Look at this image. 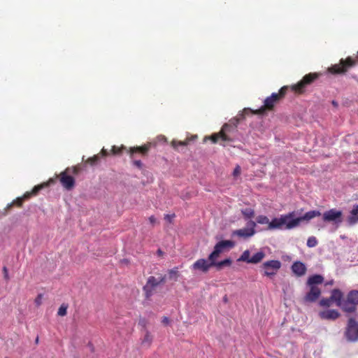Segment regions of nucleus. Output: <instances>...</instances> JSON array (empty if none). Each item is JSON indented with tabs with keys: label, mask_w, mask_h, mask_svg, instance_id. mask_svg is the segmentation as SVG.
<instances>
[{
	"label": "nucleus",
	"mask_w": 358,
	"mask_h": 358,
	"mask_svg": "<svg viewBox=\"0 0 358 358\" xmlns=\"http://www.w3.org/2000/svg\"><path fill=\"white\" fill-rule=\"evenodd\" d=\"M295 212L292 211L286 215H281L280 218H274L269 222L268 229L272 230L280 229L285 224V229H292L299 226L302 221L308 222L311 219L321 215L319 210H310L306 213L303 216L294 218Z\"/></svg>",
	"instance_id": "obj_1"
},
{
	"label": "nucleus",
	"mask_w": 358,
	"mask_h": 358,
	"mask_svg": "<svg viewBox=\"0 0 358 358\" xmlns=\"http://www.w3.org/2000/svg\"><path fill=\"white\" fill-rule=\"evenodd\" d=\"M289 88V86H283L280 89L278 93H272L270 96H268L264 100V105L257 110H252L250 108H245L243 110L244 114L241 115L242 117H244V115H248L250 113L262 115L267 110H273L275 104L285 97Z\"/></svg>",
	"instance_id": "obj_2"
},
{
	"label": "nucleus",
	"mask_w": 358,
	"mask_h": 358,
	"mask_svg": "<svg viewBox=\"0 0 358 358\" xmlns=\"http://www.w3.org/2000/svg\"><path fill=\"white\" fill-rule=\"evenodd\" d=\"M236 131V124H224L218 133H215L210 136L205 137V140L210 139L212 143H217L220 140V145L226 146L224 142H231L233 138L229 136L230 134Z\"/></svg>",
	"instance_id": "obj_3"
},
{
	"label": "nucleus",
	"mask_w": 358,
	"mask_h": 358,
	"mask_svg": "<svg viewBox=\"0 0 358 358\" xmlns=\"http://www.w3.org/2000/svg\"><path fill=\"white\" fill-rule=\"evenodd\" d=\"M150 148V144H145L142 146L130 147L127 150L130 158L133 159V164L138 169H142L143 163L139 159H136L138 156L144 157L148 153Z\"/></svg>",
	"instance_id": "obj_4"
},
{
	"label": "nucleus",
	"mask_w": 358,
	"mask_h": 358,
	"mask_svg": "<svg viewBox=\"0 0 358 358\" xmlns=\"http://www.w3.org/2000/svg\"><path fill=\"white\" fill-rule=\"evenodd\" d=\"M319 78L317 73H310L303 77V78L296 84L291 86V89L295 93L303 94L306 91L307 86L311 85Z\"/></svg>",
	"instance_id": "obj_5"
},
{
	"label": "nucleus",
	"mask_w": 358,
	"mask_h": 358,
	"mask_svg": "<svg viewBox=\"0 0 358 358\" xmlns=\"http://www.w3.org/2000/svg\"><path fill=\"white\" fill-rule=\"evenodd\" d=\"M358 305V291L352 290L350 291L344 300V304L343 305V310L347 313H353L357 309Z\"/></svg>",
	"instance_id": "obj_6"
},
{
	"label": "nucleus",
	"mask_w": 358,
	"mask_h": 358,
	"mask_svg": "<svg viewBox=\"0 0 358 358\" xmlns=\"http://www.w3.org/2000/svg\"><path fill=\"white\" fill-rule=\"evenodd\" d=\"M166 281V276H160L159 279L154 276H150L147 280L146 284L143 287V289L145 292L146 299H150L153 294V291L157 286L161 283H164Z\"/></svg>",
	"instance_id": "obj_7"
},
{
	"label": "nucleus",
	"mask_w": 358,
	"mask_h": 358,
	"mask_svg": "<svg viewBox=\"0 0 358 358\" xmlns=\"http://www.w3.org/2000/svg\"><path fill=\"white\" fill-rule=\"evenodd\" d=\"M345 336L350 342H355L358 340V322L355 318L350 317L345 331Z\"/></svg>",
	"instance_id": "obj_8"
},
{
	"label": "nucleus",
	"mask_w": 358,
	"mask_h": 358,
	"mask_svg": "<svg viewBox=\"0 0 358 358\" xmlns=\"http://www.w3.org/2000/svg\"><path fill=\"white\" fill-rule=\"evenodd\" d=\"M281 262L279 260H269L264 262L261 268L264 270V275L271 278L276 275L281 268Z\"/></svg>",
	"instance_id": "obj_9"
},
{
	"label": "nucleus",
	"mask_w": 358,
	"mask_h": 358,
	"mask_svg": "<svg viewBox=\"0 0 358 358\" xmlns=\"http://www.w3.org/2000/svg\"><path fill=\"white\" fill-rule=\"evenodd\" d=\"M234 246V243L231 241H221L215 245L213 251L210 254V258L211 259H217L220 254L232 248Z\"/></svg>",
	"instance_id": "obj_10"
},
{
	"label": "nucleus",
	"mask_w": 358,
	"mask_h": 358,
	"mask_svg": "<svg viewBox=\"0 0 358 358\" xmlns=\"http://www.w3.org/2000/svg\"><path fill=\"white\" fill-rule=\"evenodd\" d=\"M214 264L215 259H211L209 255L208 259L201 258L196 260L192 265V268L194 271H199L203 273H207L209 269L213 266Z\"/></svg>",
	"instance_id": "obj_11"
},
{
	"label": "nucleus",
	"mask_w": 358,
	"mask_h": 358,
	"mask_svg": "<svg viewBox=\"0 0 358 358\" xmlns=\"http://www.w3.org/2000/svg\"><path fill=\"white\" fill-rule=\"evenodd\" d=\"M342 215L343 213L341 210L332 208L323 213L322 219L324 222L338 224L342 222Z\"/></svg>",
	"instance_id": "obj_12"
},
{
	"label": "nucleus",
	"mask_w": 358,
	"mask_h": 358,
	"mask_svg": "<svg viewBox=\"0 0 358 358\" xmlns=\"http://www.w3.org/2000/svg\"><path fill=\"white\" fill-rule=\"evenodd\" d=\"M70 169L69 167L59 174V181L64 188L67 190L72 189L75 186V179L69 175Z\"/></svg>",
	"instance_id": "obj_13"
},
{
	"label": "nucleus",
	"mask_w": 358,
	"mask_h": 358,
	"mask_svg": "<svg viewBox=\"0 0 358 358\" xmlns=\"http://www.w3.org/2000/svg\"><path fill=\"white\" fill-rule=\"evenodd\" d=\"M249 224L250 228H243L236 230L233 232V234L244 238L252 236L255 234V227L256 224L254 221H250Z\"/></svg>",
	"instance_id": "obj_14"
},
{
	"label": "nucleus",
	"mask_w": 358,
	"mask_h": 358,
	"mask_svg": "<svg viewBox=\"0 0 358 358\" xmlns=\"http://www.w3.org/2000/svg\"><path fill=\"white\" fill-rule=\"evenodd\" d=\"M310 291L306 294L304 300L307 302L315 301L321 294V290L317 286H309Z\"/></svg>",
	"instance_id": "obj_15"
},
{
	"label": "nucleus",
	"mask_w": 358,
	"mask_h": 358,
	"mask_svg": "<svg viewBox=\"0 0 358 358\" xmlns=\"http://www.w3.org/2000/svg\"><path fill=\"white\" fill-rule=\"evenodd\" d=\"M340 313L336 310H325L319 313V316L322 320H335L340 317Z\"/></svg>",
	"instance_id": "obj_16"
},
{
	"label": "nucleus",
	"mask_w": 358,
	"mask_h": 358,
	"mask_svg": "<svg viewBox=\"0 0 358 358\" xmlns=\"http://www.w3.org/2000/svg\"><path fill=\"white\" fill-rule=\"evenodd\" d=\"M330 297L333 301L336 302V306L341 307L343 309V305L344 304V300H343V294L340 289H333L331 291Z\"/></svg>",
	"instance_id": "obj_17"
},
{
	"label": "nucleus",
	"mask_w": 358,
	"mask_h": 358,
	"mask_svg": "<svg viewBox=\"0 0 358 358\" xmlns=\"http://www.w3.org/2000/svg\"><path fill=\"white\" fill-rule=\"evenodd\" d=\"M292 271L296 276H302L306 272L305 264L301 262H295L292 266Z\"/></svg>",
	"instance_id": "obj_18"
},
{
	"label": "nucleus",
	"mask_w": 358,
	"mask_h": 358,
	"mask_svg": "<svg viewBox=\"0 0 358 358\" xmlns=\"http://www.w3.org/2000/svg\"><path fill=\"white\" fill-rule=\"evenodd\" d=\"M48 185V183H43V184H41V185H36L31 189V191L25 192L22 197L23 198V199L24 201L25 200H28L31 196L37 195L38 193L39 192V191H41L42 189H43L44 187H47Z\"/></svg>",
	"instance_id": "obj_19"
},
{
	"label": "nucleus",
	"mask_w": 358,
	"mask_h": 358,
	"mask_svg": "<svg viewBox=\"0 0 358 358\" xmlns=\"http://www.w3.org/2000/svg\"><path fill=\"white\" fill-rule=\"evenodd\" d=\"M348 222L350 225H353L358 222V205L355 206L350 211V215L348 217Z\"/></svg>",
	"instance_id": "obj_20"
},
{
	"label": "nucleus",
	"mask_w": 358,
	"mask_h": 358,
	"mask_svg": "<svg viewBox=\"0 0 358 358\" xmlns=\"http://www.w3.org/2000/svg\"><path fill=\"white\" fill-rule=\"evenodd\" d=\"M324 278L320 275H313L308 278L307 284L308 286H317L323 282Z\"/></svg>",
	"instance_id": "obj_21"
},
{
	"label": "nucleus",
	"mask_w": 358,
	"mask_h": 358,
	"mask_svg": "<svg viewBox=\"0 0 358 358\" xmlns=\"http://www.w3.org/2000/svg\"><path fill=\"white\" fill-rule=\"evenodd\" d=\"M232 261L231 259L227 258L220 262H217V259H215V264L213 266L216 267L217 270H221L223 267L230 266L231 265Z\"/></svg>",
	"instance_id": "obj_22"
},
{
	"label": "nucleus",
	"mask_w": 358,
	"mask_h": 358,
	"mask_svg": "<svg viewBox=\"0 0 358 358\" xmlns=\"http://www.w3.org/2000/svg\"><path fill=\"white\" fill-rule=\"evenodd\" d=\"M266 255L264 252L259 251L255 253L250 258V264H258L261 262L263 259L265 257Z\"/></svg>",
	"instance_id": "obj_23"
},
{
	"label": "nucleus",
	"mask_w": 358,
	"mask_h": 358,
	"mask_svg": "<svg viewBox=\"0 0 358 358\" xmlns=\"http://www.w3.org/2000/svg\"><path fill=\"white\" fill-rule=\"evenodd\" d=\"M250 252L248 250H245L240 257L238 259V262H243L250 264Z\"/></svg>",
	"instance_id": "obj_24"
},
{
	"label": "nucleus",
	"mask_w": 358,
	"mask_h": 358,
	"mask_svg": "<svg viewBox=\"0 0 358 358\" xmlns=\"http://www.w3.org/2000/svg\"><path fill=\"white\" fill-rule=\"evenodd\" d=\"M152 342V336L148 331H146L143 339L142 340L143 345L150 346Z\"/></svg>",
	"instance_id": "obj_25"
},
{
	"label": "nucleus",
	"mask_w": 358,
	"mask_h": 358,
	"mask_svg": "<svg viewBox=\"0 0 358 358\" xmlns=\"http://www.w3.org/2000/svg\"><path fill=\"white\" fill-rule=\"evenodd\" d=\"M129 148H127L126 147L122 145L121 147H117L115 145H113L112 147V149L110 150V152L113 155H120L122 153V151L123 150H126L127 152Z\"/></svg>",
	"instance_id": "obj_26"
},
{
	"label": "nucleus",
	"mask_w": 358,
	"mask_h": 358,
	"mask_svg": "<svg viewBox=\"0 0 358 358\" xmlns=\"http://www.w3.org/2000/svg\"><path fill=\"white\" fill-rule=\"evenodd\" d=\"M99 159H100L99 155H96L92 157L88 158L86 161V163L90 164L91 166H94L99 162Z\"/></svg>",
	"instance_id": "obj_27"
},
{
	"label": "nucleus",
	"mask_w": 358,
	"mask_h": 358,
	"mask_svg": "<svg viewBox=\"0 0 358 358\" xmlns=\"http://www.w3.org/2000/svg\"><path fill=\"white\" fill-rule=\"evenodd\" d=\"M242 214L245 218H252L255 215V211L252 208H245L242 210Z\"/></svg>",
	"instance_id": "obj_28"
},
{
	"label": "nucleus",
	"mask_w": 358,
	"mask_h": 358,
	"mask_svg": "<svg viewBox=\"0 0 358 358\" xmlns=\"http://www.w3.org/2000/svg\"><path fill=\"white\" fill-rule=\"evenodd\" d=\"M188 143H189V139H187L186 141H180L173 140L171 142V145H172V146L174 148H177L178 146H185V145H187Z\"/></svg>",
	"instance_id": "obj_29"
},
{
	"label": "nucleus",
	"mask_w": 358,
	"mask_h": 358,
	"mask_svg": "<svg viewBox=\"0 0 358 358\" xmlns=\"http://www.w3.org/2000/svg\"><path fill=\"white\" fill-rule=\"evenodd\" d=\"M24 201V200L23 199V198L22 196L18 197L15 200H14L10 204L8 205L7 208H10L13 205H16L18 207H21L22 206Z\"/></svg>",
	"instance_id": "obj_30"
},
{
	"label": "nucleus",
	"mask_w": 358,
	"mask_h": 358,
	"mask_svg": "<svg viewBox=\"0 0 358 358\" xmlns=\"http://www.w3.org/2000/svg\"><path fill=\"white\" fill-rule=\"evenodd\" d=\"M332 302L333 301L332 299H331V297L324 298L320 300V305L323 307H329L331 305Z\"/></svg>",
	"instance_id": "obj_31"
},
{
	"label": "nucleus",
	"mask_w": 358,
	"mask_h": 358,
	"mask_svg": "<svg viewBox=\"0 0 358 358\" xmlns=\"http://www.w3.org/2000/svg\"><path fill=\"white\" fill-rule=\"evenodd\" d=\"M169 278L171 279L174 278L175 280H177V278L179 276V273H178V267H175V268L169 270Z\"/></svg>",
	"instance_id": "obj_32"
},
{
	"label": "nucleus",
	"mask_w": 358,
	"mask_h": 358,
	"mask_svg": "<svg viewBox=\"0 0 358 358\" xmlns=\"http://www.w3.org/2000/svg\"><path fill=\"white\" fill-rule=\"evenodd\" d=\"M67 305L62 304L58 310L57 315L59 316H65L67 314Z\"/></svg>",
	"instance_id": "obj_33"
},
{
	"label": "nucleus",
	"mask_w": 358,
	"mask_h": 358,
	"mask_svg": "<svg viewBox=\"0 0 358 358\" xmlns=\"http://www.w3.org/2000/svg\"><path fill=\"white\" fill-rule=\"evenodd\" d=\"M317 244V241L315 236H310L308 238L307 246L309 248H313Z\"/></svg>",
	"instance_id": "obj_34"
},
{
	"label": "nucleus",
	"mask_w": 358,
	"mask_h": 358,
	"mask_svg": "<svg viewBox=\"0 0 358 358\" xmlns=\"http://www.w3.org/2000/svg\"><path fill=\"white\" fill-rule=\"evenodd\" d=\"M257 222L261 224H265L269 223V220L266 215H259L257 217Z\"/></svg>",
	"instance_id": "obj_35"
},
{
	"label": "nucleus",
	"mask_w": 358,
	"mask_h": 358,
	"mask_svg": "<svg viewBox=\"0 0 358 358\" xmlns=\"http://www.w3.org/2000/svg\"><path fill=\"white\" fill-rule=\"evenodd\" d=\"M43 298V294H39L35 299L34 303L37 307L40 306L42 304Z\"/></svg>",
	"instance_id": "obj_36"
},
{
	"label": "nucleus",
	"mask_w": 358,
	"mask_h": 358,
	"mask_svg": "<svg viewBox=\"0 0 358 358\" xmlns=\"http://www.w3.org/2000/svg\"><path fill=\"white\" fill-rule=\"evenodd\" d=\"M70 173H72L74 175L78 174V173L80 171L81 168L80 166H75L71 168H70Z\"/></svg>",
	"instance_id": "obj_37"
},
{
	"label": "nucleus",
	"mask_w": 358,
	"mask_h": 358,
	"mask_svg": "<svg viewBox=\"0 0 358 358\" xmlns=\"http://www.w3.org/2000/svg\"><path fill=\"white\" fill-rule=\"evenodd\" d=\"M175 216H176L175 214H171V215L167 214V215H165L164 219L166 220H167L169 222L171 223L172 220L175 217Z\"/></svg>",
	"instance_id": "obj_38"
},
{
	"label": "nucleus",
	"mask_w": 358,
	"mask_h": 358,
	"mask_svg": "<svg viewBox=\"0 0 358 358\" xmlns=\"http://www.w3.org/2000/svg\"><path fill=\"white\" fill-rule=\"evenodd\" d=\"M148 220H149L150 223L152 226H154L157 222V219H156V217L154 215L150 216Z\"/></svg>",
	"instance_id": "obj_39"
},
{
	"label": "nucleus",
	"mask_w": 358,
	"mask_h": 358,
	"mask_svg": "<svg viewBox=\"0 0 358 358\" xmlns=\"http://www.w3.org/2000/svg\"><path fill=\"white\" fill-rule=\"evenodd\" d=\"M3 272L4 278L6 280H9V275H8V269H7V268L6 266H4L3 268Z\"/></svg>",
	"instance_id": "obj_40"
},
{
	"label": "nucleus",
	"mask_w": 358,
	"mask_h": 358,
	"mask_svg": "<svg viewBox=\"0 0 358 358\" xmlns=\"http://www.w3.org/2000/svg\"><path fill=\"white\" fill-rule=\"evenodd\" d=\"M100 155L103 157H106L110 155V152H108L106 149L103 148L100 152Z\"/></svg>",
	"instance_id": "obj_41"
},
{
	"label": "nucleus",
	"mask_w": 358,
	"mask_h": 358,
	"mask_svg": "<svg viewBox=\"0 0 358 358\" xmlns=\"http://www.w3.org/2000/svg\"><path fill=\"white\" fill-rule=\"evenodd\" d=\"M162 323H163L164 324L167 325V324H169L170 320H169V317H164L162 318Z\"/></svg>",
	"instance_id": "obj_42"
},
{
	"label": "nucleus",
	"mask_w": 358,
	"mask_h": 358,
	"mask_svg": "<svg viewBox=\"0 0 358 358\" xmlns=\"http://www.w3.org/2000/svg\"><path fill=\"white\" fill-rule=\"evenodd\" d=\"M139 324L143 327H145L147 324V321L145 319H140Z\"/></svg>",
	"instance_id": "obj_43"
},
{
	"label": "nucleus",
	"mask_w": 358,
	"mask_h": 358,
	"mask_svg": "<svg viewBox=\"0 0 358 358\" xmlns=\"http://www.w3.org/2000/svg\"><path fill=\"white\" fill-rule=\"evenodd\" d=\"M240 172H241V170H240V167L238 166L234 171V176H237L238 174H240Z\"/></svg>",
	"instance_id": "obj_44"
},
{
	"label": "nucleus",
	"mask_w": 358,
	"mask_h": 358,
	"mask_svg": "<svg viewBox=\"0 0 358 358\" xmlns=\"http://www.w3.org/2000/svg\"><path fill=\"white\" fill-rule=\"evenodd\" d=\"M157 254H158L159 255H163V252H162L160 249H159V250H157Z\"/></svg>",
	"instance_id": "obj_45"
},
{
	"label": "nucleus",
	"mask_w": 358,
	"mask_h": 358,
	"mask_svg": "<svg viewBox=\"0 0 358 358\" xmlns=\"http://www.w3.org/2000/svg\"><path fill=\"white\" fill-rule=\"evenodd\" d=\"M38 341H39L38 337H36V341H35V343H36V344H38Z\"/></svg>",
	"instance_id": "obj_46"
},
{
	"label": "nucleus",
	"mask_w": 358,
	"mask_h": 358,
	"mask_svg": "<svg viewBox=\"0 0 358 358\" xmlns=\"http://www.w3.org/2000/svg\"><path fill=\"white\" fill-rule=\"evenodd\" d=\"M332 103H333V105H334V106H336V105H337V103H336V102L335 101H332Z\"/></svg>",
	"instance_id": "obj_47"
},
{
	"label": "nucleus",
	"mask_w": 358,
	"mask_h": 358,
	"mask_svg": "<svg viewBox=\"0 0 358 358\" xmlns=\"http://www.w3.org/2000/svg\"><path fill=\"white\" fill-rule=\"evenodd\" d=\"M6 358H8V357H6Z\"/></svg>",
	"instance_id": "obj_48"
}]
</instances>
